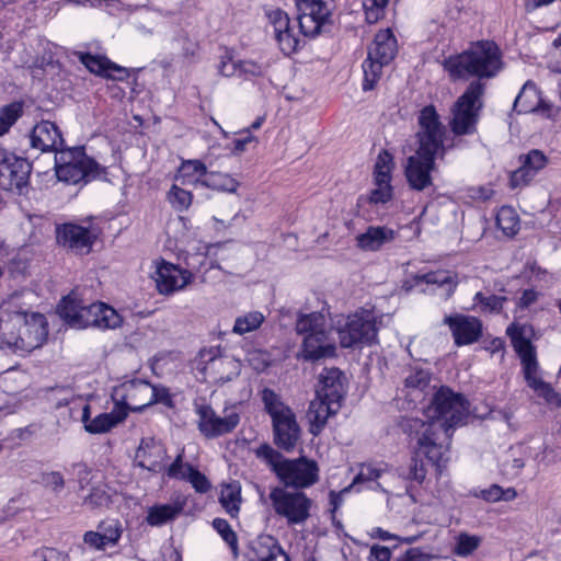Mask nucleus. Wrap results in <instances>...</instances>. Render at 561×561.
<instances>
[{
	"label": "nucleus",
	"instance_id": "nucleus-1",
	"mask_svg": "<svg viewBox=\"0 0 561 561\" xmlns=\"http://www.w3.org/2000/svg\"><path fill=\"white\" fill-rule=\"evenodd\" d=\"M419 125V147L415 154L408 157L404 175L410 188L421 192L433 186L432 172L436 169L435 159H443L446 152V130L433 105H427L420 112Z\"/></svg>",
	"mask_w": 561,
	"mask_h": 561
},
{
	"label": "nucleus",
	"instance_id": "nucleus-2",
	"mask_svg": "<svg viewBox=\"0 0 561 561\" xmlns=\"http://www.w3.org/2000/svg\"><path fill=\"white\" fill-rule=\"evenodd\" d=\"M443 66L453 80L474 77L481 82L495 77L504 62L501 49L493 41H479L462 53L446 58Z\"/></svg>",
	"mask_w": 561,
	"mask_h": 561
},
{
	"label": "nucleus",
	"instance_id": "nucleus-3",
	"mask_svg": "<svg viewBox=\"0 0 561 561\" xmlns=\"http://www.w3.org/2000/svg\"><path fill=\"white\" fill-rule=\"evenodd\" d=\"M48 324L44 314L14 311L7 320L0 318V347L25 354L46 341Z\"/></svg>",
	"mask_w": 561,
	"mask_h": 561
},
{
	"label": "nucleus",
	"instance_id": "nucleus-4",
	"mask_svg": "<svg viewBox=\"0 0 561 561\" xmlns=\"http://www.w3.org/2000/svg\"><path fill=\"white\" fill-rule=\"evenodd\" d=\"M254 454L287 488L290 486L300 491L319 481L320 469L317 461L312 459L304 456L296 459L285 458L267 443L260 445Z\"/></svg>",
	"mask_w": 561,
	"mask_h": 561
},
{
	"label": "nucleus",
	"instance_id": "nucleus-5",
	"mask_svg": "<svg viewBox=\"0 0 561 561\" xmlns=\"http://www.w3.org/2000/svg\"><path fill=\"white\" fill-rule=\"evenodd\" d=\"M424 413L427 417L425 423H435V428L444 432L446 438H450L451 431L465 424L469 415V402L462 394L448 387H440Z\"/></svg>",
	"mask_w": 561,
	"mask_h": 561
},
{
	"label": "nucleus",
	"instance_id": "nucleus-6",
	"mask_svg": "<svg viewBox=\"0 0 561 561\" xmlns=\"http://www.w3.org/2000/svg\"><path fill=\"white\" fill-rule=\"evenodd\" d=\"M261 400L264 411L272 420L274 444L285 451L294 450L300 438V427L294 411L273 389L264 388L261 391Z\"/></svg>",
	"mask_w": 561,
	"mask_h": 561
},
{
	"label": "nucleus",
	"instance_id": "nucleus-7",
	"mask_svg": "<svg viewBox=\"0 0 561 561\" xmlns=\"http://www.w3.org/2000/svg\"><path fill=\"white\" fill-rule=\"evenodd\" d=\"M506 333L511 337L512 345L520 358L527 385L534 389L538 396L542 397L548 402H553L557 393L549 383L545 382L539 377L536 348L525 335L524 328L511 325L507 328Z\"/></svg>",
	"mask_w": 561,
	"mask_h": 561
},
{
	"label": "nucleus",
	"instance_id": "nucleus-8",
	"mask_svg": "<svg viewBox=\"0 0 561 561\" xmlns=\"http://www.w3.org/2000/svg\"><path fill=\"white\" fill-rule=\"evenodd\" d=\"M484 91V83L472 81L455 102L449 123L455 136L472 135L477 131Z\"/></svg>",
	"mask_w": 561,
	"mask_h": 561
},
{
	"label": "nucleus",
	"instance_id": "nucleus-9",
	"mask_svg": "<svg viewBox=\"0 0 561 561\" xmlns=\"http://www.w3.org/2000/svg\"><path fill=\"white\" fill-rule=\"evenodd\" d=\"M55 170L57 178L69 184L87 183L102 172L101 165L88 157L82 147L67 148L55 154Z\"/></svg>",
	"mask_w": 561,
	"mask_h": 561
},
{
	"label": "nucleus",
	"instance_id": "nucleus-10",
	"mask_svg": "<svg viewBox=\"0 0 561 561\" xmlns=\"http://www.w3.org/2000/svg\"><path fill=\"white\" fill-rule=\"evenodd\" d=\"M268 497L274 513L288 526L305 524L311 515L312 500L302 491L275 486Z\"/></svg>",
	"mask_w": 561,
	"mask_h": 561
},
{
	"label": "nucleus",
	"instance_id": "nucleus-11",
	"mask_svg": "<svg viewBox=\"0 0 561 561\" xmlns=\"http://www.w3.org/2000/svg\"><path fill=\"white\" fill-rule=\"evenodd\" d=\"M377 333L376 314L368 309L350 314L337 329L340 344L344 348L370 345L376 342Z\"/></svg>",
	"mask_w": 561,
	"mask_h": 561
},
{
	"label": "nucleus",
	"instance_id": "nucleus-12",
	"mask_svg": "<svg viewBox=\"0 0 561 561\" xmlns=\"http://www.w3.org/2000/svg\"><path fill=\"white\" fill-rule=\"evenodd\" d=\"M435 423H425L420 419L409 421L410 435L416 439L417 451L423 454L432 463L440 466L448 451V445L444 444L446 438L444 432L435 428Z\"/></svg>",
	"mask_w": 561,
	"mask_h": 561
},
{
	"label": "nucleus",
	"instance_id": "nucleus-13",
	"mask_svg": "<svg viewBox=\"0 0 561 561\" xmlns=\"http://www.w3.org/2000/svg\"><path fill=\"white\" fill-rule=\"evenodd\" d=\"M31 170L32 167L26 159L0 146V187L23 194L28 185Z\"/></svg>",
	"mask_w": 561,
	"mask_h": 561
},
{
	"label": "nucleus",
	"instance_id": "nucleus-14",
	"mask_svg": "<svg viewBox=\"0 0 561 561\" xmlns=\"http://www.w3.org/2000/svg\"><path fill=\"white\" fill-rule=\"evenodd\" d=\"M266 15L274 38L279 49L286 56H290L302 47L305 44L304 35L300 28L298 31L296 30V25L291 23L285 11L275 9L268 11Z\"/></svg>",
	"mask_w": 561,
	"mask_h": 561
},
{
	"label": "nucleus",
	"instance_id": "nucleus-15",
	"mask_svg": "<svg viewBox=\"0 0 561 561\" xmlns=\"http://www.w3.org/2000/svg\"><path fill=\"white\" fill-rule=\"evenodd\" d=\"M195 413L198 416L197 428L206 438H215L231 433L240 422L237 412L218 416L215 410L206 403L197 404Z\"/></svg>",
	"mask_w": 561,
	"mask_h": 561
},
{
	"label": "nucleus",
	"instance_id": "nucleus-16",
	"mask_svg": "<svg viewBox=\"0 0 561 561\" xmlns=\"http://www.w3.org/2000/svg\"><path fill=\"white\" fill-rule=\"evenodd\" d=\"M56 240L68 251L83 255L92 251L96 233L91 227L76 222H65L56 227Z\"/></svg>",
	"mask_w": 561,
	"mask_h": 561
},
{
	"label": "nucleus",
	"instance_id": "nucleus-17",
	"mask_svg": "<svg viewBox=\"0 0 561 561\" xmlns=\"http://www.w3.org/2000/svg\"><path fill=\"white\" fill-rule=\"evenodd\" d=\"M298 28L304 37H314L329 21L330 10L322 0H296Z\"/></svg>",
	"mask_w": 561,
	"mask_h": 561
},
{
	"label": "nucleus",
	"instance_id": "nucleus-18",
	"mask_svg": "<svg viewBox=\"0 0 561 561\" xmlns=\"http://www.w3.org/2000/svg\"><path fill=\"white\" fill-rule=\"evenodd\" d=\"M443 323L448 325L458 346L473 344L482 336L483 324L477 317L455 313L445 316Z\"/></svg>",
	"mask_w": 561,
	"mask_h": 561
},
{
	"label": "nucleus",
	"instance_id": "nucleus-19",
	"mask_svg": "<svg viewBox=\"0 0 561 561\" xmlns=\"http://www.w3.org/2000/svg\"><path fill=\"white\" fill-rule=\"evenodd\" d=\"M193 278L194 275L190 271L164 261L158 265L156 272L157 288L162 295H170L183 289Z\"/></svg>",
	"mask_w": 561,
	"mask_h": 561
},
{
	"label": "nucleus",
	"instance_id": "nucleus-20",
	"mask_svg": "<svg viewBox=\"0 0 561 561\" xmlns=\"http://www.w3.org/2000/svg\"><path fill=\"white\" fill-rule=\"evenodd\" d=\"M346 377L343 371L335 367H325L319 376L316 396L341 405L346 394Z\"/></svg>",
	"mask_w": 561,
	"mask_h": 561
},
{
	"label": "nucleus",
	"instance_id": "nucleus-21",
	"mask_svg": "<svg viewBox=\"0 0 561 561\" xmlns=\"http://www.w3.org/2000/svg\"><path fill=\"white\" fill-rule=\"evenodd\" d=\"M31 146L42 152L55 151L56 154L64 148V138L59 127L50 121L38 122L31 130Z\"/></svg>",
	"mask_w": 561,
	"mask_h": 561
},
{
	"label": "nucleus",
	"instance_id": "nucleus-22",
	"mask_svg": "<svg viewBox=\"0 0 561 561\" xmlns=\"http://www.w3.org/2000/svg\"><path fill=\"white\" fill-rule=\"evenodd\" d=\"M125 391L123 401L118 403L124 405L126 412L142 411L145 408L154 403V386L144 380H134L123 386Z\"/></svg>",
	"mask_w": 561,
	"mask_h": 561
},
{
	"label": "nucleus",
	"instance_id": "nucleus-23",
	"mask_svg": "<svg viewBox=\"0 0 561 561\" xmlns=\"http://www.w3.org/2000/svg\"><path fill=\"white\" fill-rule=\"evenodd\" d=\"M127 414L124 405L115 403L111 412L101 413L94 419L89 420L90 408L85 405L82 413V422L87 432L102 434L110 432L117 424L122 423L127 417Z\"/></svg>",
	"mask_w": 561,
	"mask_h": 561
},
{
	"label": "nucleus",
	"instance_id": "nucleus-24",
	"mask_svg": "<svg viewBox=\"0 0 561 561\" xmlns=\"http://www.w3.org/2000/svg\"><path fill=\"white\" fill-rule=\"evenodd\" d=\"M330 331L327 329L316 334H308L304 337L301 345V355L307 360H318L320 358L333 357L335 355V344L329 337Z\"/></svg>",
	"mask_w": 561,
	"mask_h": 561
},
{
	"label": "nucleus",
	"instance_id": "nucleus-25",
	"mask_svg": "<svg viewBox=\"0 0 561 561\" xmlns=\"http://www.w3.org/2000/svg\"><path fill=\"white\" fill-rule=\"evenodd\" d=\"M340 408V404L332 403L331 401L316 396V398L310 401L306 413L309 432L314 436L319 435L325 427L328 419L336 414Z\"/></svg>",
	"mask_w": 561,
	"mask_h": 561
},
{
	"label": "nucleus",
	"instance_id": "nucleus-26",
	"mask_svg": "<svg viewBox=\"0 0 561 561\" xmlns=\"http://www.w3.org/2000/svg\"><path fill=\"white\" fill-rule=\"evenodd\" d=\"M165 456V449L152 438H142L136 453L138 466L154 473L164 469L162 459Z\"/></svg>",
	"mask_w": 561,
	"mask_h": 561
},
{
	"label": "nucleus",
	"instance_id": "nucleus-27",
	"mask_svg": "<svg viewBox=\"0 0 561 561\" xmlns=\"http://www.w3.org/2000/svg\"><path fill=\"white\" fill-rule=\"evenodd\" d=\"M397 232L387 226H369L356 237V245L363 251L375 252L396 239Z\"/></svg>",
	"mask_w": 561,
	"mask_h": 561
},
{
	"label": "nucleus",
	"instance_id": "nucleus-28",
	"mask_svg": "<svg viewBox=\"0 0 561 561\" xmlns=\"http://www.w3.org/2000/svg\"><path fill=\"white\" fill-rule=\"evenodd\" d=\"M549 106L541 99V92L533 81H527L515 98L513 110L518 114L534 113L548 110Z\"/></svg>",
	"mask_w": 561,
	"mask_h": 561
},
{
	"label": "nucleus",
	"instance_id": "nucleus-29",
	"mask_svg": "<svg viewBox=\"0 0 561 561\" xmlns=\"http://www.w3.org/2000/svg\"><path fill=\"white\" fill-rule=\"evenodd\" d=\"M184 506L185 500L182 499L168 504L153 505L148 510L146 522L150 526L160 527L174 520L182 513Z\"/></svg>",
	"mask_w": 561,
	"mask_h": 561
},
{
	"label": "nucleus",
	"instance_id": "nucleus-30",
	"mask_svg": "<svg viewBox=\"0 0 561 561\" xmlns=\"http://www.w3.org/2000/svg\"><path fill=\"white\" fill-rule=\"evenodd\" d=\"M256 561H289L278 540L272 536H260L253 543Z\"/></svg>",
	"mask_w": 561,
	"mask_h": 561
},
{
	"label": "nucleus",
	"instance_id": "nucleus-31",
	"mask_svg": "<svg viewBox=\"0 0 561 561\" xmlns=\"http://www.w3.org/2000/svg\"><path fill=\"white\" fill-rule=\"evenodd\" d=\"M398 51L397 39L391 30L379 31L368 48L370 56L379 58L383 62H390Z\"/></svg>",
	"mask_w": 561,
	"mask_h": 561
},
{
	"label": "nucleus",
	"instance_id": "nucleus-32",
	"mask_svg": "<svg viewBox=\"0 0 561 561\" xmlns=\"http://www.w3.org/2000/svg\"><path fill=\"white\" fill-rule=\"evenodd\" d=\"M207 171L206 164L201 160H183L176 171L175 181L182 185L203 186Z\"/></svg>",
	"mask_w": 561,
	"mask_h": 561
},
{
	"label": "nucleus",
	"instance_id": "nucleus-33",
	"mask_svg": "<svg viewBox=\"0 0 561 561\" xmlns=\"http://www.w3.org/2000/svg\"><path fill=\"white\" fill-rule=\"evenodd\" d=\"M84 309H87V305L78 298L76 293H70L58 305V314L71 327L82 328L80 316Z\"/></svg>",
	"mask_w": 561,
	"mask_h": 561
},
{
	"label": "nucleus",
	"instance_id": "nucleus-34",
	"mask_svg": "<svg viewBox=\"0 0 561 561\" xmlns=\"http://www.w3.org/2000/svg\"><path fill=\"white\" fill-rule=\"evenodd\" d=\"M415 278L417 282L437 285L444 290V295L446 298H449L454 294L458 285L457 274L450 271L430 272L422 275H417Z\"/></svg>",
	"mask_w": 561,
	"mask_h": 561
},
{
	"label": "nucleus",
	"instance_id": "nucleus-35",
	"mask_svg": "<svg viewBox=\"0 0 561 561\" xmlns=\"http://www.w3.org/2000/svg\"><path fill=\"white\" fill-rule=\"evenodd\" d=\"M241 486L239 482L221 485L219 503L230 517H237L241 505Z\"/></svg>",
	"mask_w": 561,
	"mask_h": 561
},
{
	"label": "nucleus",
	"instance_id": "nucleus-36",
	"mask_svg": "<svg viewBox=\"0 0 561 561\" xmlns=\"http://www.w3.org/2000/svg\"><path fill=\"white\" fill-rule=\"evenodd\" d=\"M327 329V320L321 312L300 313L296 321V332L304 336L316 334Z\"/></svg>",
	"mask_w": 561,
	"mask_h": 561
},
{
	"label": "nucleus",
	"instance_id": "nucleus-37",
	"mask_svg": "<svg viewBox=\"0 0 561 561\" xmlns=\"http://www.w3.org/2000/svg\"><path fill=\"white\" fill-rule=\"evenodd\" d=\"M265 321V316L259 310L248 311L238 316L232 327V333L244 335L254 332L261 328Z\"/></svg>",
	"mask_w": 561,
	"mask_h": 561
},
{
	"label": "nucleus",
	"instance_id": "nucleus-38",
	"mask_svg": "<svg viewBox=\"0 0 561 561\" xmlns=\"http://www.w3.org/2000/svg\"><path fill=\"white\" fill-rule=\"evenodd\" d=\"M506 300L505 296H497L489 291H478L473 296L472 309L482 313H500Z\"/></svg>",
	"mask_w": 561,
	"mask_h": 561
},
{
	"label": "nucleus",
	"instance_id": "nucleus-39",
	"mask_svg": "<svg viewBox=\"0 0 561 561\" xmlns=\"http://www.w3.org/2000/svg\"><path fill=\"white\" fill-rule=\"evenodd\" d=\"M393 168L392 154L388 150H381L374 165V183L391 184Z\"/></svg>",
	"mask_w": 561,
	"mask_h": 561
},
{
	"label": "nucleus",
	"instance_id": "nucleus-40",
	"mask_svg": "<svg viewBox=\"0 0 561 561\" xmlns=\"http://www.w3.org/2000/svg\"><path fill=\"white\" fill-rule=\"evenodd\" d=\"M389 62H383L379 58L370 56L368 53L367 58L363 62L364 81L363 90L370 91L375 88L376 83L381 77L382 67Z\"/></svg>",
	"mask_w": 561,
	"mask_h": 561
},
{
	"label": "nucleus",
	"instance_id": "nucleus-41",
	"mask_svg": "<svg viewBox=\"0 0 561 561\" xmlns=\"http://www.w3.org/2000/svg\"><path fill=\"white\" fill-rule=\"evenodd\" d=\"M204 187L219 192L234 193L239 182L227 173L207 171Z\"/></svg>",
	"mask_w": 561,
	"mask_h": 561
},
{
	"label": "nucleus",
	"instance_id": "nucleus-42",
	"mask_svg": "<svg viewBox=\"0 0 561 561\" xmlns=\"http://www.w3.org/2000/svg\"><path fill=\"white\" fill-rule=\"evenodd\" d=\"M481 541V537L479 536L460 533L456 537L453 552L460 558L469 557L479 548Z\"/></svg>",
	"mask_w": 561,
	"mask_h": 561
},
{
	"label": "nucleus",
	"instance_id": "nucleus-43",
	"mask_svg": "<svg viewBox=\"0 0 561 561\" xmlns=\"http://www.w3.org/2000/svg\"><path fill=\"white\" fill-rule=\"evenodd\" d=\"M496 225L506 236H514L518 231L519 219L512 207L503 206L496 215Z\"/></svg>",
	"mask_w": 561,
	"mask_h": 561
},
{
	"label": "nucleus",
	"instance_id": "nucleus-44",
	"mask_svg": "<svg viewBox=\"0 0 561 561\" xmlns=\"http://www.w3.org/2000/svg\"><path fill=\"white\" fill-rule=\"evenodd\" d=\"M23 105L20 102H13L0 110V137L5 135L15 122L22 116Z\"/></svg>",
	"mask_w": 561,
	"mask_h": 561
},
{
	"label": "nucleus",
	"instance_id": "nucleus-45",
	"mask_svg": "<svg viewBox=\"0 0 561 561\" xmlns=\"http://www.w3.org/2000/svg\"><path fill=\"white\" fill-rule=\"evenodd\" d=\"M92 310H96L102 313V317L100 320L93 319L92 321L95 322V328L99 329H115L121 325L122 323V317L117 313V311L105 305L101 304L95 307H93Z\"/></svg>",
	"mask_w": 561,
	"mask_h": 561
},
{
	"label": "nucleus",
	"instance_id": "nucleus-46",
	"mask_svg": "<svg viewBox=\"0 0 561 561\" xmlns=\"http://www.w3.org/2000/svg\"><path fill=\"white\" fill-rule=\"evenodd\" d=\"M430 381V371L419 366L411 367L404 378V385L407 388L421 391L428 386Z\"/></svg>",
	"mask_w": 561,
	"mask_h": 561
},
{
	"label": "nucleus",
	"instance_id": "nucleus-47",
	"mask_svg": "<svg viewBox=\"0 0 561 561\" xmlns=\"http://www.w3.org/2000/svg\"><path fill=\"white\" fill-rule=\"evenodd\" d=\"M168 201L172 207L179 211L186 210L193 201V195L190 191L173 184L168 193Z\"/></svg>",
	"mask_w": 561,
	"mask_h": 561
},
{
	"label": "nucleus",
	"instance_id": "nucleus-48",
	"mask_svg": "<svg viewBox=\"0 0 561 561\" xmlns=\"http://www.w3.org/2000/svg\"><path fill=\"white\" fill-rule=\"evenodd\" d=\"M110 502L111 495L107 491V486L104 484L93 486L89 495L83 500V504L90 508L105 507Z\"/></svg>",
	"mask_w": 561,
	"mask_h": 561
},
{
	"label": "nucleus",
	"instance_id": "nucleus-49",
	"mask_svg": "<svg viewBox=\"0 0 561 561\" xmlns=\"http://www.w3.org/2000/svg\"><path fill=\"white\" fill-rule=\"evenodd\" d=\"M79 59L90 72L105 77L106 70H108L107 65H110L108 58L99 55L94 56L89 53H81Z\"/></svg>",
	"mask_w": 561,
	"mask_h": 561
},
{
	"label": "nucleus",
	"instance_id": "nucleus-50",
	"mask_svg": "<svg viewBox=\"0 0 561 561\" xmlns=\"http://www.w3.org/2000/svg\"><path fill=\"white\" fill-rule=\"evenodd\" d=\"M239 77L244 80L262 77L267 70L266 64H261L251 59L238 60Z\"/></svg>",
	"mask_w": 561,
	"mask_h": 561
},
{
	"label": "nucleus",
	"instance_id": "nucleus-51",
	"mask_svg": "<svg viewBox=\"0 0 561 561\" xmlns=\"http://www.w3.org/2000/svg\"><path fill=\"white\" fill-rule=\"evenodd\" d=\"M184 449H182L173 462L167 468V476L170 479H176L184 481L187 477V473L194 468L192 465L184 462Z\"/></svg>",
	"mask_w": 561,
	"mask_h": 561
},
{
	"label": "nucleus",
	"instance_id": "nucleus-52",
	"mask_svg": "<svg viewBox=\"0 0 561 561\" xmlns=\"http://www.w3.org/2000/svg\"><path fill=\"white\" fill-rule=\"evenodd\" d=\"M388 2L389 0H364L363 8L366 21L373 24L382 19Z\"/></svg>",
	"mask_w": 561,
	"mask_h": 561
},
{
	"label": "nucleus",
	"instance_id": "nucleus-53",
	"mask_svg": "<svg viewBox=\"0 0 561 561\" xmlns=\"http://www.w3.org/2000/svg\"><path fill=\"white\" fill-rule=\"evenodd\" d=\"M213 527L221 536V538L228 543L233 552L238 550V538L236 533L232 530L229 523L224 518H215L213 520Z\"/></svg>",
	"mask_w": 561,
	"mask_h": 561
},
{
	"label": "nucleus",
	"instance_id": "nucleus-54",
	"mask_svg": "<svg viewBox=\"0 0 561 561\" xmlns=\"http://www.w3.org/2000/svg\"><path fill=\"white\" fill-rule=\"evenodd\" d=\"M218 75L231 78L239 77V66L238 60H236L228 49H226L225 54L220 56L219 62L217 65Z\"/></svg>",
	"mask_w": 561,
	"mask_h": 561
},
{
	"label": "nucleus",
	"instance_id": "nucleus-55",
	"mask_svg": "<svg viewBox=\"0 0 561 561\" xmlns=\"http://www.w3.org/2000/svg\"><path fill=\"white\" fill-rule=\"evenodd\" d=\"M98 529L104 535V538L110 542V547L118 543L122 536V527L118 520L101 522Z\"/></svg>",
	"mask_w": 561,
	"mask_h": 561
},
{
	"label": "nucleus",
	"instance_id": "nucleus-56",
	"mask_svg": "<svg viewBox=\"0 0 561 561\" xmlns=\"http://www.w3.org/2000/svg\"><path fill=\"white\" fill-rule=\"evenodd\" d=\"M375 188L370 191L369 195L367 196V201L370 204H386L388 203L392 196H393V187L391 184H381V183H374Z\"/></svg>",
	"mask_w": 561,
	"mask_h": 561
},
{
	"label": "nucleus",
	"instance_id": "nucleus-57",
	"mask_svg": "<svg viewBox=\"0 0 561 561\" xmlns=\"http://www.w3.org/2000/svg\"><path fill=\"white\" fill-rule=\"evenodd\" d=\"M537 172L527 164L520 163V167L511 173L510 183L513 188L522 187L530 183Z\"/></svg>",
	"mask_w": 561,
	"mask_h": 561
},
{
	"label": "nucleus",
	"instance_id": "nucleus-58",
	"mask_svg": "<svg viewBox=\"0 0 561 561\" xmlns=\"http://www.w3.org/2000/svg\"><path fill=\"white\" fill-rule=\"evenodd\" d=\"M519 161L538 173L547 165L548 159L542 151L533 149L527 154L520 156Z\"/></svg>",
	"mask_w": 561,
	"mask_h": 561
},
{
	"label": "nucleus",
	"instance_id": "nucleus-59",
	"mask_svg": "<svg viewBox=\"0 0 561 561\" xmlns=\"http://www.w3.org/2000/svg\"><path fill=\"white\" fill-rule=\"evenodd\" d=\"M401 474L408 480L422 483L426 477L424 462L417 458H411L407 471L403 470Z\"/></svg>",
	"mask_w": 561,
	"mask_h": 561
},
{
	"label": "nucleus",
	"instance_id": "nucleus-60",
	"mask_svg": "<svg viewBox=\"0 0 561 561\" xmlns=\"http://www.w3.org/2000/svg\"><path fill=\"white\" fill-rule=\"evenodd\" d=\"M174 41L180 46L184 57H194L199 50L198 42L190 37V35L184 31H181Z\"/></svg>",
	"mask_w": 561,
	"mask_h": 561
},
{
	"label": "nucleus",
	"instance_id": "nucleus-61",
	"mask_svg": "<svg viewBox=\"0 0 561 561\" xmlns=\"http://www.w3.org/2000/svg\"><path fill=\"white\" fill-rule=\"evenodd\" d=\"M184 481L190 482L197 493H207L211 488V484L206 476L198 471L196 468H193L191 472L187 473V477Z\"/></svg>",
	"mask_w": 561,
	"mask_h": 561
},
{
	"label": "nucleus",
	"instance_id": "nucleus-62",
	"mask_svg": "<svg viewBox=\"0 0 561 561\" xmlns=\"http://www.w3.org/2000/svg\"><path fill=\"white\" fill-rule=\"evenodd\" d=\"M382 471L371 465H363L359 469V472L353 480V484H358L362 482H371L376 481L380 478Z\"/></svg>",
	"mask_w": 561,
	"mask_h": 561
},
{
	"label": "nucleus",
	"instance_id": "nucleus-63",
	"mask_svg": "<svg viewBox=\"0 0 561 561\" xmlns=\"http://www.w3.org/2000/svg\"><path fill=\"white\" fill-rule=\"evenodd\" d=\"M33 557L39 561H68V556L54 548H41L34 551Z\"/></svg>",
	"mask_w": 561,
	"mask_h": 561
},
{
	"label": "nucleus",
	"instance_id": "nucleus-64",
	"mask_svg": "<svg viewBox=\"0 0 561 561\" xmlns=\"http://www.w3.org/2000/svg\"><path fill=\"white\" fill-rule=\"evenodd\" d=\"M432 554L422 551L420 548H410L399 556L396 561H432Z\"/></svg>",
	"mask_w": 561,
	"mask_h": 561
}]
</instances>
